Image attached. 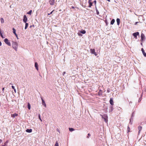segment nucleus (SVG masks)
I'll return each mask as SVG.
<instances>
[{
    "label": "nucleus",
    "instance_id": "f257e3e1",
    "mask_svg": "<svg viewBox=\"0 0 146 146\" xmlns=\"http://www.w3.org/2000/svg\"><path fill=\"white\" fill-rule=\"evenodd\" d=\"M12 47L17 51L18 48L17 43L16 42H13L12 44Z\"/></svg>",
    "mask_w": 146,
    "mask_h": 146
},
{
    "label": "nucleus",
    "instance_id": "f03ea898",
    "mask_svg": "<svg viewBox=\"0 0 146 146\" xmlns=\"http://www.w3.org/2000/svg\"><path fill=\"white\" fill-rule=\"evenodd\" d=\"M100 115L102 116V117L104 119L105 121L106 122H107L108 121V117L107 115Z\"/></svg>",
    "mask_w": 146,
    "mask_h": 146
},
{
    "label": "nucleus",
    "instance_id": "7ed1b4c3",
    "mask_svg": "<svg viewBox=\"0 0 146 146\" xmlns=\"http://www.w3.org/2000/svg\"><path fill=\"white\" fill-rule=\"evenodd\" d=\"M4 41L5 43L8 45L9 46L11 45V44L10 42L9 41L8 39L7 38H5L4 40Z\"/></svg>",
    "mask_w": 146,
    "mask_h": 146
},
{
    "label": "nucleus",
    "instance_id": "20e7f679",
    "mask_svg": "<svg viewBox=\"0 0 146 146\" xmlns=\"http://www.w3.org/2000/svg\"><path fill=\"white\" fill-rule=\"evenodd\" d=\"M90 52L92 54H94L96 56L97 55V54L96 52H95V50L94 49H91L90 50Z\"/></svg>",
    "mask_w": 146,
    "mask_h": 146
},
{
    "label": "nucleus",
    "instance_id": "39448f33",
    "mask_svg": "<svg viewBox=\"0 0 146 146\" xmlns=\"http://www.w3.org/2000/svg\"><path fill=\"white\" fill-rule=\"evenodd\" d=\"M139 33L138 32H136V33H133L132 34L133 35L134 37L136 38L137 39V36L139 35Z\"/></svg>",
    "mask_w": 146,
    "mask_h": 146
},
{
    "label": "nucleus",
    "instance_id": "423d86ee",
    "mask_svg": "<svg viewBox=\"0 0 146 146\" xmlns=\"http://www.w3.org/2000/svg\"><path fill=\"white\" fill-rule=\"evenodd\" d=\"M23 21L25 23H26L27 21V18L26 15H25L23 17Z\"/></svg>",
    "mask_w": 146,
    "mask_h": 146
},
{
    "label": "nucleus",
    "instance_id": "0eeeda50",
    "mask_svg": "<svg viewBox=\"0 0 146 146\" xmlns=\"http://www.w3.org/2000/svg\"><path fill=\"white\" fill-rule=\"evenodd\" d=\"M54 0H50L49 3L51 5H53L54 3Z\"/></svg>",
    "mask_w": 146,
    "mask_h": 146
},
{
    "label": "nucleus",
    "instance_id": "6e6552de",
    "mask_svg": "<svg viewBox=\"0 0 146 146\" xmlns=\"http://www.w3.org/2000/svg\"><path fill=\"white\" fill-rule=\"evenodd\" d=\"M92 0H88V3L89 4V7H91L92 5V3L91 2Z\"/></svg>",
    "mask_w": 146,
    "mask_h": 146
},
{
    "label": "nucleus",
    "instance_id": "1a4fd4ad",
    "mask_svg": "<svg viewBox=\"0 0 146 146\" xmlns=\"http://www.w3.org/2000/svg\"><path fill=\"white\" fill-rule=\"evenodd\" d=\"M141 41H143L145 38V36L144 34L143 33H141Z\"/></svg>",
    "mask_w": 146,
    "mask_h": 146
},
{
    "label": "nucleus",
    "instance_id": "9d476101",
    "mask_svg": "<svg viewBox=\"0 0 146 146\" xmlns=\"http://www.w3.org/2000/svg\"><path fill=\"white\" fill-rule=\"evenodd\" d=\"M110 104L111 105H113V99L112 98H111L110 99Z\"/></svg>",
    "mask_w": 146,
    "mask_h": 146
},
{
    "label": "nucleus",
    "instance_id": "9b49d317",
    "mask_svg": "<svg viewBox=\"0 0 146 146\" xmlns=\"http://www.w3.org/2000/svg\"><path fill=\"white\" fill-rule=\"evenodd\" d=\"M42 100V104L44 105L45 107H46V105L45 104L44 101L43 99L42 98H41Z\"/></svg>",
    "mask_w": 146,
    "mask_h": 146
},
{
    "label": "nucleus",
    "instance_id": "f8f14e48",
    "mask_svg": "<svg viewBox=\"0 0 146 146\" xmlns=\"http://www.w3.org/2000/svg\"><path fill=\"white\" fill-rule=\"evenodd\" d=\"M141 51L144 56L145 57H146V53L145 52V51L143 48H141Z\"/></svg>",
    "mask_w": 146,
    "mask_h": 146
},
{
    "label": "nucleus",
    "instance_id": "ddd939ff",
    "mask_svg": "<svg viewBox=\"0 0 146 146\" xmlns=\"http://www.w3.org/2000/svg\"><path fill=\"white\" fill-rule=\"evenodd\" d=\"M35 66L36 68V69L38 70V64L37 62H35Z\"/></svg>",
    "mask_w": 146,
    "mask_h": 146
},
{
    "label": "nucleus",
    "instance_id": "4468645a",
    "mask_svg": "<svg viewBox=\"0 0 146 146\" xmlns=\"http://www.w3.org/2000/svg\"><path fill=\"white\" fill-rule=\"evenodd\" d=\"M32 130L31 129H27L26 130V131L27 132H28V133H31L32 132Z\"/></svg>",
    "mask_w": 146,
    "mask_h": 146
},
{
    "label": "nucleus",
    "instance_id": "2eb2a0df",
    "mask_svg": "<svg viewBox=\"0 0 146 146\" xmlns=\"http://www.w3.org/2000/svg\"><path fill=\"white\" fill-rule=\"evenodd\" d=\"M13 33L15 34V35L16 36H17V34L16 33L15 29L14 28H13Z\"/></svg>",
    "mask_w": 146,
    "mask_h": 146
},
{
    "label": "nucleus",
    "instance_id": "dca6fc26",
    "mask_svg": "<svg viewBox=\"0 0 146 146\" xmlns=\"http://www.w3.org/2000/svg\"><path fill=\"white\" fill-rule=\"evenodd\" d=\"M18 114L16 113H14L13 114L11 115V117H15L17 116Z\"/></svg>",
    "mask_w": 146,
    "mask_h": 146
},
{
    "label": "nucleus",
    "instance_id": "f3484780",
    "mask_svg": "<svg viewBox=\"0 0 146 146\" xmlns=\"http://www.w3.org/2000/svg\"><path fill=\"white\" fill-rule=\"evenodd\" d=\"M116 21H117V25H119V24L120 22L119 19V18H117V19Z\"/></svg>",
    "mask_w": 146,
    "mask_h": 146
},
{
    "label": "nucleus",
    "instance_id": "a211bd4d",
    "mask_svg": "<svg viewBox=\"0 0 146 146\" xmlns=\"http://www.w3.org/2000/svg\"><path fill=\"white\" fill-rule=\"evenodd\" d=\"M142 127L141 126H139L138 127V129L139 130V133H140V131L142 130Z\"/></svg>",
    "mask_w": 146,
    "mask_h": 146
},
{
    "label": "nucleus",
    "instance_id": "6ab92c4d",
    "mask_svg": "<svg viewBox=\"0 0 146 146\" xmlns=\"http://www.w3.org/2000/svg\"><path fill=\"white\" fill-rule=\"evenodd\" d=\"M115 21V20L114 19H113L111 22V24L113 25Z\"/></svg>",
    "mask_w": 146,
    "mask_h": 146
},
{
    "label": "nucleus",
    "instance_id": "aec40b11",
    "mask_svg": "<svg viewBox=\"0 0 146 146\" xmlns=\"http://www.w3.org/2000/svg\"><path fill=\"white\" fill-rule=\"evenodd\" d=\"M80 33L83 34H84L86 33V31L84 30H83L80 31Z\"/></svg>",
    "mask_w": 146,
    "mask_h": 146
},
{
    "label": "nucleus",
    "instance_id": "412c9836",
    "mask_svg": "<svg viewBox=\"0 0 146 146\" xmlns=\"http://www.w3.org/2000/svg\"><path fill=\"white\" fill-rule=\"evenodd\" d=\"M25 23V29H26L27 28L28 26V24L26 22Z\"/></svg>",
    "mask_w": 146,
    "mask_h": 146
},
{
    "label": "nucleus",
    "instance_id": "4be33fe9",
    "mask_svg": "<svg viewBox=\"0 0 146 146\" xmlns=\"http://www.w3.org/2000/svg\"><path fill=\"white\" fill-rule=\"evenodd\" d=\"M1 21L2 23H4V20L3 18H1Z\"/></svg>",
    "mask_w": 146,
    "mask_h": 146
},
{
    "label": "nucleus",
    "instance_id": "5701e85b",
    "mask_svg": "<svg viewBox=\"0 0 146 146\" xmlns=\"http://www.w3.org/2000/svg\"><path fill=\"white\" fill-rule=\"evenodd\" d=\"M96 11L97 14L98 15H99V12L98 11V10L96 6Z\"/></svg>",
    "mask_w": 146,
    "mask_h": 146
},
{
    "label": "nucleus",
    "instance_id": "b1692460",
    "mask_svg": "<svg viewBox=\"0 0 146 146\" xmlns=\"http://www.w3.org/2000/svg\"><path fill=\"white\" fill-rule=\"evenodd\" d=\"M69 130L70 131H72L74 130V129L73 128H69Z\"/></svg>",
    "mask_w": 146,
    "mask_h": 146
},
{
    "label": "nucleus",
    "instance_id": "393cba45",
    "mask_svg": "<svg viewBox=\"0 0 146 146\" xmlns=\"http://www.w3.org/2000/svg\"><path fill=\"white\" fill-rule=\"evenodd\" d=\"M28 108L29 110H30L31 109V106L30 105L29 103H28Z\"/></svg>",
    "mask_w": 146,
    "mask_h": 146
},
{
    "label": "nucleus",
    "instance_id": "a878e982",
    "mask_svg": "<svg viewBox=\"0 0 146 146\" xmlns=\"http://www.w3.org/2000/svg\"><path fill=\"white\" fill-rule=\"evenodd\" d=\"M32 12V11L31 10H30L29 12H27V14L29 15H31Z\"/></svg>",
    "mask_w": 146,
    "mask_h": 146
},
{
    "label": "nucleus",
    "instance_id": "bb28decb",
    "mask_svg": "<svg viewBox=\"0 0 146 146\" xmlns=\"http://www.w3.org/2000/svg\"><path fill=\"white\" fill-rule=\"evenodd\" d=\"M54 146H58V144L57 141L56 142Z\"/></svg>",
    "mask_w": 146,
    "mask_h": 146
},
{
    "label": "nucleus",
    "instance_id": "cd10ccee",
    "mask_svg": "<svg viewBox=\"0 0 146 146\" xmlns=\"http://www.w3.org/2000/svg\"><path fill=\"white\" fill-rule=\"evenodd\" d=\"M54 11V10H53L52 12H51L50 13H48V15H50V14H52V12H53Z\"/></svg>",
    "mask_w": 146,
    "mask_h": 146
},
{
    "label": "nucleus",
    "instance_id": "c85d7f7f",
    "mask_svg": "<svg viewBox=\"0 0 146 146\" xmlns=\"http://www.w3.org/2000/svg\"><path fill=\"white\" fill-rule=\"evenodd\" d=\"M0 35H1V37L2 38H3V35H2L1 33V30H0Z\"/></svg>",
    "mask_w": 146,
    "mask_h": 146
},
{
    "label": "nucleus",
    "instance_id": "c756f323",
    "mask_svg": "<svg viewBox=\"0 0 146 146\" xmlns=\"http://www.w3.org/2000/svg\"><path fill=\"white\" fill-rule=\"evenodd\" d=\"M38 117H39V119H40V121H42V120L40 118V114L39 115Z\"/></svg>",
    "mask_w": 146,
    "mask_h": 146
},
{
    "label": "nucleus",
    "instance_id": "7c9ffc66",
    "mask_svg": "<svg viewBox=\"0 0 146 146\" xmlns=\"http://www.w3.org/2000/svg\"><path fill=\"white\" fill-rule=\"evenodd\" d=\"M130 129L129 128V126H128L127 127V129H128V132H129V130H130Z\"/></svg>",
    "mask_w": 146,
    "mask_h": 146
},
{
    "label": "nucleus",
    "instance_id": "2f4dec72",
    "mask_svg": "<svg viewBox=\"0 0 146 146\" xmlns=\"http://www.w3.org/2000/svg\"><path fill=\"white\" fill-rule=\"evenodd\" d=\"M111 111H112L113 110V108L112 106H111Z\"/></svg>",
    "mask_w": 146,
    "mask_h": 146
},
{
    "label": "nucleus",
    "instance_id": "473e14b6",
    "mask_svg": "<svg viewBox=\"0 0 146 146\" xmlns=\"http://www.w3.org/2000/svg\"><path fill=\"white\" fill-rule=\"evenodd\" d=\"M93 3H94L95 5H96V0H95L94 1Z\"/></svg>",
    "mask_w": 146,
    "mask_h": 146
},
{
    "label": "nucleus",
    "instance_id": "72a5a7b5",
    "mask_svg": "<svg viewBox=\"0 0 146 146\" xmlns=\"http://www.w3.org/2000/svg\"><path fill=\"white\" fill-rule=\"evenodd\" d=\"M88 136L87 137L88 138H89V137L91 135H90V133H88Z\"/></svg>",
    "mask_w": 146,
    "mask_h": 146
},
{
    "label": "nucleus",
    "instance_id": "f704fd0d",
    "mask_svg": "<svg viewBox=\"0 0 146 146\" xmlns=\"http://www.w3.org/2000/svg\"><path fill=\"white\" fill-rule=\"evenodd\" d=\"M6 143H4V145H2V146H6Z\"/></svg>",
    "mask_w": 146,
    "mask_h": 146
},
{
    "label": "nucleus",
    "instance_id": "c9c22d12",
    "mask_svg": "<svg viewBox=\"0 0 146 146\" xmlns=\"http://www.w3.org/2000/svg\"><path fill=\"white\" fill-rule=\"evenodd\" d=\"M138 23H139V22H136L135 23V25H137Z\"/></svg>",
    "mask_w": 146,
    "mask_h": 146
},
{
    "label": "nucleus",
    "instance_id": "e433bc0d",
    "mask_svg": "<svg viewBox=\"0 0 146 146\" xmlns=\"http://www.w3.org/2000/svg\"><path fill=\"white\" fill-rule=\"evenodd\" d=\"M12 88L13 89H15V87L14 86H11Z\"/></svg>",
    "mask_w": 146,
    "mask_h": 146
},
{
    "label": "nucleus",
    "instance_id": "4c0bfd02",
    "mask_svg": "<svg viewBox=\"0 0 146 146\" xmlns=\"http://www.w3.org/2000/svg\"><path fill=\"white\" fill-rule=\"evenodd\" d=\"M66 73V72H63V75H64V74Z\"/></svg>",
    "mask_w": 146,
    "mask_h": 146
},
{
    "label": "nucleus",
    "instance_id": "58836bf2",
    "mask_svg": "<svg viewBox=\"0 0 146 146\" xmlns=\"http://www.w3.org/2000/svg\"><path fill=\"white\" fill-rule=\"evenodd\" d=\"M4 90V88H3L2 89V90L3 91V92Z\"/></svg>",
    "mask_w": 146,
    "mask_h": 146
},
{
    "label": "nucleus",
    "instance_id": "ea45409f",
    "mask_svg": "<svg viewBox=\"0 0 146 146\" xmlns=\"http://www.w3.org/2000/svg\"><path fill=\"white\" fill-rule=\"evenodd\" d=\"M72 8L73 9H74V6H72Z\"/></svg>",
    "mask_w": 146,
    "mask_h": 146
},
{
    "label": "nucleus",
    "instance_id": "a19ab883",
    "mask_svg": "<svg viewBox=\"0 0 146 146\" xmlns=\"http://www.w3.org/2000/svg\"><path fill=\"white\" fill-rule=\"evenodd\" d=\"M2 141L1 139H0V143H1Z\"/></svg>",
    "mask_w": 146,
    "mask_h": 146
},
{
    "label": "nucleus",
    "instance_id": "79ce46f5",
    "mask_svg": "<svg viewBox=\"0 0 146 146\" xmlns=\"http://www.w3.org/2000/svg\"><path fill=\"white\" fill-rule=\"evenodd\" d=\"M8 141H6L5 142L6 143V144H7V143L8 142Z\"/></svg>",
    "mask_w": 146,
    "mask_h": 146
},
{
    "label": "nucleus",
    "instance_id": "37998d69",
    "mask_svg": "<svg viewBox=\"0 0 146 146\" xmlns=\"http://www.w3.org/2000/svg\"><path fill=\"white\" fill-rule=\"evenodd\" d=\"M14 90V91L15 92H16V89L15 88L14 89H13Z\"/></svg>",
    "mask_w": 146,
    "mask_h": 146
},
{
    "label": "nucleus",
    "instance_id": "c03bdc74",
    "mask_svg": "<svg viewBox=\"0 0 146 146\" xmlns=\"http://www.w3.org/2000/svg\"><path fill=\"white\" fill-rule=\"evenodd\" d=\"M1 44H2L1 43V42L0 41V46H1Z\"/></svg>",
    "mask_w": 146,
    "mask_h": 146
},
{
    "label": "nucleus",
    "instance_id": "a18cd8bd",
    "mask_svg": "<svg viewBox=\"0 0 146 146\" xmlns=\"http://www.w3.org/2000/svg\"><path fill=\"white\" fill-rule=\"evenodd\" d=\"M57 131H59V130L58 129H57Z\"/></svg>",
    "mask_w": 146,
    "mask_h": 146
},
{
    "label": "nucleus",
    "instance_id": "49530a36",
    "mask_svg": "<svg viewBox=\"0 0 146 146\" xmlns=\"http://www.w3.org/2000/svg\"><path fill=\"white\" fill-rule=\"evenodd\" d=\"M32 27V26H30V28H31V27Z\"/></svg>",
    "mask_w": 146,
    "mask_h": 146
},
{
    "label": "nucleus",
    "instance_id": "de8ad7c7",
    "mask_svg": "<svg viewBox=\"0 0 146 146\" xmlns=\"http://www.w3.org/2000/svg\"><path fill=\"white\" fill-rule=\"evenodd\" d=\"M61 11V10H59V11Z\"/></svg>",
    "mask_w": 146,
    "mask_h": 146
},
{
    "label": "nucleus",
    "instance_id": "09e8293b",
    "mask_svg": "<svg viewBox=\"0 0 146 146\" xmlns=\"http://www.w3.org/2000/svg\"><path fill=\"white\" fill-rule=\"evenodd\" d=\"M33 27H34V25H33Z\"/></svg>",
    "mask_w": 146,
    "mask_h": 146
}]
</instances>
